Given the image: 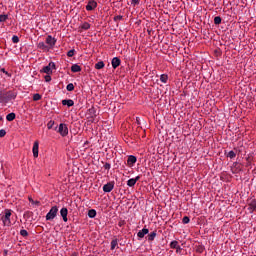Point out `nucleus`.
<instances>
[{"label": "nucleus", "instance_id": "obj_1", "mask_svg": "<svg viewBox=\"0 0 256 256\" xmlns=\"http://www.w3.org/2000/svg\"><path fill=\"white\" fill-rule=\"evenodd\" d=\"M4 213L5 215L2 216L1 221L4 225H7V227H9L11 225V215L13 211L11 209H5Z\"/></svg>", "mask_w": 256, "mask_h": 256}, {"label": "nucleus", "instance_id": "obj_2", "mask_svg": "<svg viewBox=\"0 0 256 256\" xmlns=\"http://www.w3.org/2000/svg\"><path fill=\"white\" fill-rule=\"evenodd\" d=\"M57 213H59V208L57 206H53L46 214V221H53V219L57 217Z\"/></svg>", "mask_w": 256, "mask_h": 256}, {"label": "nucleus", "instance_id": "obj_3", "mask_svg": "<svg viewBox=\"0 0 256 256\" xmlns=\"http://www.w3.org/2000/svg\"><path fill=\"white\" fill-rule=\"evenodd\" d=\"M13 99H17V92L13 90L4 92V103H9V101H13Z\"/></svg>", "mask_w": 256, "mask_h": 256}, {"label": "nucleus", "instance_id": "obj_4", "mask_svg": "<svg viewBox=\"0 0 256 256\" xmlns=\"http://www.w3.org/2000/svg\"><path fill=\"white\" fill-rule=\"evenodd\" d=\"M53 69H56L55 62H50L47 66H44L41 73H46V75H52Z\"/></svg>", "mask_w": 256, "mask_h": 256}, {"label": "nucleus", "instance_id": "obj_5", "mask_svg": "<svg viewBox=\"0 0 256 256\" xmlns=\"http://www.w3.org/2000/svg\"><path fill=\"white\" fill-rule=\"evenodd\" d=\"M58 133H60V135H62V137H67V135H69V128H67V124H63L61 123L58 126Z\"/></svg>", "mask_w": 256, "mask_h": 256}, {"label": "nucleus", "instance_id": "obj_6", "mask_svg": "<svg viewBox=\"0 0 256 256\" xmlns=\"http://www.w3.org/2000/svg\"><path fill=\"white\" fill-rule=\"evenodd\" d=\"M112 189H115V184H113V182H108L103 186L104 193H111Z\"/></svg>", "mask_w": 256, "mask_h": 256}, {"label": "nucleus", "instance_id": "obj_7", "mask_svg": "<svg viewBox=\"0 0 256 256\" xmlns=\"http://www.w3.org/2000/svg\"><path fill=\"white\" fill-rule=\"evenodd\" d=\"M94 9H97V1L90 0L88 2V4L86 5V10L87 11H93Z\"/></svg>", "mask_w": 256, "mask_h": 256}, {"label": "nucleus", "instance_id": "obj_8", "mask_svg": "<svg viewBox=\"0 0 256 256\" xmlns=\"http://www.w3.org/2000/svg\"><path fill=\"white\" fill-rule=\"evenodd\" d=\"M60 215L64 221V223H67V221H69V219L67 218V215H69V210L67 208H62L60 210Z\"/></svg>", "mask_w": 256, "mask_h": 256}, {"label": "nucleus", "instance_id": "obj_9", "mask_svg": "<svg viewBox=\"0 0 256 256\" xmlns=\"http://www.w3.org/2000/svg\"><path fill=\"white\" fill-rule=\"evenodd\" d=\"M46 43L49 45L50 48L55 47V44L57 43V39L53 38L51 35L47 36Z\"/></svg>", "mask_w": 256, "mask_h": 256}, {"label": "nucleus", "instance_id": "obj_10", "mask_svg": "<svg viewBox=\"0 0 256 256\" xmlns=\"http://www.w3.org/2000/svg\"><path fill=\"white\" fill-rule=\"evenodd\" d=\"M33 157H39V142L35 141L32 148Z\"/></svg>", "mask_w": 256, "mask_h": 256}, {"label": "nucleus", "instance_id": "obj_11", "mask_svg": "<svg viewBox=\"0 0 256 256\" xmlns=\"http://www.w3.org/2000/svg\"><path fill=\"white\" fill-rule=\"evenodd\" d=\"M88 113L92 119L91 123H95V118L97 117V111L95 110V108L92 107V108L88 109Z\"/></svg>", "mask_w": 256, "mask_h": 256}, {"label": "nucleus", "instance_id": "obj_12", "mask_svg": "<svg viewBox=\"0 0 256 256\" xmlns=\"http://www.w3.org/2000/svg\"><path fill=\"white\" fill-rule=\"evenodd\" d=\"M248 209H249L250 213H253V211H255V209H256V200L255 199H250L248 201Z\"/></svg>", "mask_w": 256, "mask_h": 256}, {"label": "nucleus", "instance_id": "obj_13", "mask_svg": "<svg viewBox=\"0 0 256 256\" xmlns=\"http://www.w3.org/2000/svg\"><path fill=\"white\" fill-rule=\"evenodd\" d=\"M135 163H137V157L133 156V155H130L128 157V160H127V165L129 167H133V165H135Z\"/></svg>", "mask_w": 256, "mask_h": 256}, {"label": "nucleus", "instance_id": "obj_14", "mask_svg": "<svg viewBox=\"0 0 256 256\" xmlns=\"http://www.w3.org/2000/svg\"><path fill=\"white\" fill-rule=\"evenodd\" d=\"M111 63H112L113 69H117V67L121 65V59H119V57H114Z\"/></svg>", "mask_w": 256, "mask_h": 256}, {"label": "nucleus", "instance_id": "obj_15", "mask_svg": "<svg viewBox=\"0 0 256 256\" xmlns=\"http://www.w3.org/2000/svg\"><path fill=\"white\" fill-rule=\"evenodd\" d=\"M148 234H149V229L143 228L137 233V237H139L140 239H143V237H145V235H148Z\"/></svg>", "mask_w": 256, "mask_h": 256}, {"label": "nucleus", "instance_id": "obj_16", "mask_svg": "<svg viewBox=\"0 0 256 256\" xmlns=\"http://www.w3.org/2000/svg\"><path fill=\"white\" fill-rule=\"evenodd\" d=\"M62 105L67 107H73V105H75V102L71 99H65V100H62Z\"/></svg>", "mask_w": 256, "mask_h": 256}, {"label": "nucleus", "instance_id": "obj_17", "mask_svg": "<svg viewBox=\"0 0 256 256\" xmlns=\"http://www.w3.org/2000/svg\"><path fill=\"white\" fill-rule=\"evenodd\" d=\"M71 71H72V73H80L81 66H79L78 64H73L71 66Z\"/></svg>", "mask_w": 256, "mask_h": 256}, {"label": "nucleus", "instance_id": "obj_18", "mask_svg": "<svg viewBox=\"0 0 256 256\" xmlns=\"http://www.w3.org/2000/svg\"><path fill=\"white\" fill-rule=\"evenodd\" d=\"M88 217L90 219H95V217H97V211L95 209H90L88 211Z\"/></svg>", "mask_w": 256, "mask_h": 256}, {"label": "nucleus", "instance_id": "obj_19", "mask_svg": "<svg viewBox=\"0 0 256 256\" xmlns=\"http://www.w3.org/2000/svg\"><path fill=\"white\" fill-rule=\"evenodd\" d=\"M38 48H39V49H42V51H49V46H47V45L45 44V42H39V43H38Z\"/></svg>", "mask_w": 256, "mask_h": 256}, {"label": "nucleus", "instance_id": "obj_20", "mask_svg": "<svg viewBox=\"0 0 256 256\" xmlns=\"http://www.w3.org/2000/svg\"><path fill=\"white\" fill-rule=\"evenodd\" d=\"M117 245H119V240H117V238H115L111 241V251H114V249H115V247H117Z\"/></svg>", "mask_w": 256, "mask_h": 256}, {"label": "nucleus", "instance_id": "obj_21", "mask_svg": "<svg viewBox=\"0 0 256 256\" xmlns=\"http://www.w3.org/2000/svg\"><path fill=\"white\" fill-rule=\"evenodd\" d=\"M226 157H229V159H235V157H237V153H235V151L231 150L226 154Z\"/></svg>", "mask_w": 256, "mask_h": 256}, {"label": "nucleus", "instance_id": "obj_22", "mask_svg": "<svg viewBox=\"0 0 256 256\" xmlns=\"http://www.w3.org/2000/svg\"><path fill=\"white\" fill-rule=\"evenodd\" d=\"M179 246V242L177 240H173L171 243H170V249H177Z\"/></svg>", "mask_w": 256, "mask_h": 256}, {"label": "nucleus", "instance_id": "obj_23", "mask_svg": "<svg viewBox=\"0 0 256 256\" xmlns=\"http://www.w3.org/2000/svg\"><path fill=\"white\" fill-rule=\"evenodd\" d=\"M157 237V232H151L149 235H148V241H155V238Z\"/></svg>", "mask_w": 256, "mask_h": 256}, {"label": "nucleus", "instance_id": "obj_24", "mask_svg": "<svg viewBox=\"0 0 256 256\" xmlns=\"http://www.w3.org/2000/svg\"><path fill=\"white\" fill-rule=\"evenodd\" d=\"M15 117H16V115H15V113H9L7 116H6V120L7 121H15Z\"/></svg>", "mask_w": 256, "mask_h": 256}, {"label": "nucleus", "instance_id": "obj_25", "mask_svg": "<svg viewBox=\"0 0 256 256\" xmlns=\"http://www.w3.org/2000/svg\"><path fill=\"white\" fill-rule=\"evenodd\" d=\"M9 19V15L7 14H0V23H5Z\"/></svg>", "mask_w": 256, "mask_h": 256}, {"label": "nucleus", "instance_id": "obj_26", "mask_svg": "<svg viewBox=\"0 0 256 256\" xmlns=\"http://www.w3.org/2000/svg\"><path fill=\"white\" fill-rule=\"evenodd\" d=\"M168 80H169V76H168L167 74H162V75L160 76V81H161L162 83H167Z\"/></svg>", "mask_w": 256, "mask_h": 256}, {"label": "nucleus", "instance_id": "obj_27", "mask_svg": "<svg viewBox=\"0 0 256 256\" xmlns=\"http://www.w3.org/2000/svg\"><path fill=\"white\" fill-rule=\"evenodd\" d=\"M28 201H29V203H31L32 205H36L37 207H39V205H41L40 201H37V200L35 201L31 197L28 198Z\"/></svg>", "mask_w": 256, "mask_h": 256}, {"label": "nucleus", "instance_id": "obj_28", "mask_svg": "<svg viewBox=\"0 0 256 256\" xmlns=\"http://www.w3.org/2000/svg\"><path fill=\"white\" fill-rule=\"evenodd\" d=\"M103 67H105V62L103 61H99L95 64V69H103Z\"/></svg>", "mask_w": 256, "mask_h": 256}, {"label": "nucleus", "instance_id": "obj_29", "mask_svg": "<svg viewBox=\"0 0 256 256\" xmlns=\"http://www.w3.org/2000/svg\"><path fill=\"white\" fill-rule=\"evenodd\" d=\"M81 29H84V31H87V29H91V24H89V22H84L81 26Z\"/></svg>", "mask_w": 256, "mask_h": 256}, {"label": "nucleus", "instance_id": "obj_30", "mask_svg": "<svg viewBox=\"0 0 256 256\" xmlns=\"http://www.w3.org/2000/svg\"><path fill=\"white\" fill-rule=\"evenodd\" d=\"M136 183H137V182H135L134 178L129 179V180L127 181L128 187H135Z\"/></svg>", "mask_w": 256, "mask_h": 256}, {"label": "nucleus", "instance_id": "obj_31", "mask_svg": "<svg viewBox=\"0 0 256 256\" xmlns=\"http://www.w3.org/2000/svg\"><path fill=\"white\" fill-rule=\"evenodd\" d=\"M67 91H75V85H73V83H69L66 86Z\"/></svg>", "mask_w": 256, "mask_h": 256}, {"label": "nucleus", "instance_id": "obj_32", "mask_svg": "<svg viewBox=\"0 0 256 256\" xmlns=\"http://www.w3.org/2000/svg\"><path fill=\"white\" fill-rule=\"evenodd\" d=\"M214 24L215 25H221V16H216L214 18Z\"/></svg>", "mask_w": 256, "mask_h": 256}, {"label": "nucleus", "instance_id": "obj_33", "mask_svg": "<svg viewBox=\"0 0 256 256\" xmlns=\"http://www.w3.org/2000/svg\"><path fill=\"white\" fill-rule=\"evenodd\" d=\"M20 235L22 237H29V232H27V230H25V229H22V230H20Z\"/></svg>", "mask_w": 256, "mask_h": 256}, {"label": "nucleus", "instance_id": "obj_34", "mask_svg": "<svg viewBox=\"0 0 256 256\" xmlns=\"http://www.w3.org/2000/svg\"><path fill=\"white\" fill-rule=\"evenodd\" d=\"M33 101H41V94H39V93L34 94Z\"/></svg>", "mask_w": 256, "mask_h": 256}, {"label": "nucleus", "instance_id": "obj_35", "mask_svg": "<svg viewBox=\"0 0 256 256\" xmlns=\"http://www.w3.org/2000/svg\"><path fill=\"white\" fill-rule=\"evenodd\" d=\"M189 221H191V219L188 216H184L183 219H182V223L184 225H187V223H189Z\"/></svg>", "mask_w": 256, "mask_h": 256}, {"label": "nucleus", "instance_id": "obj_36", "mask_svg": "<svg viewBox=\"0 0 256 256\" xmlns=\"http://www.w3.org/2000/svg\"><path fill=\"white\" fill-rule=\"evenodd\" d=\"M0 103H5V96L3 91H0Z\"/></svg>", "mask_w": 256, "mask_h": 256}, {"label": "nucleus", "instance_id": "obj_37", "mask_svg": "<svg viewBox=\"0 0 256 256\" xmlns=\"http://www.w3.org/2000/svg\"><path fill=\"white\" fill-rule=\"evenodd\" d=\"M75 55V49H72L67 52V57H73Z\"/></svg>", "mask_w": 256, "mask_h": 256}, {"label": "nucleus", "instance_id": "obj_38", "mask_svg": "<svg viewBox=\"0 0 256 256\" xmlns=\"http://www.w3.org/2000/svg\"><path fill=\"white\" fill-rule=\"evenodd\" d=\"M12 42H13V43H19V36L14 35V36L12 37Z\"/></svg>", "mask_w": 256, "mask_h": 256}, {"label": "nucleus", "instance_id": "obj_39", "mask_svg": "<svg viewBox=\"0 0 256 256\" xmlns=\"http://www.w3.org/2000/svg\"><path fill=\"white\" fill-rule=\"evenodd\" d=\"M0 71H1V73H4L5 75H7V77H11V74L9 72H7L5 70V68H1Z\"/></svg>", "mask_w": 256, "mask_h": 256}, {"label": "nucleus", "instance_id": "obj_40", "mask_svg": "<svg viewBox=\"0 0 256 256\" xmlns=\"http://www.w3.org/2000/svg\"><path fill=\"white\" fill-rule=\"evenodd\" d=\"M46 83H49L51 81V74H47L45 77H44Z\"/></svg>", "mask_w": 256, "mask_h": 256}, {"label": "nucleus", "instance_id": "obj_41", "mask_svg": "<svg viewBox=\"0 0 256 256\" xmlns=\"http://www.w3.org/2000/svg\"><path fill=\"white\" fill-rule=\"evenodd\" d=\"M53 125H55V122L53 121L48 122L47 124L48 129H53Z\"/></svg>", "mask_w": 256, "mask_h": 256}, {"label": "nucleus", "instance_id": "obj_42", "mask_svg": "<svg viewBox=\"0 0 256 256\" xmlns=\"http://www.w3.org/2000/svg\"><path fill=\"white\" fill-rule=\"evenodd\" d=\"M5 135H7V131H5V129H1L0 130V137H5Z\"/></svg>", "mask_w": 256, "mask_h": 256}, {"label": "nucleus", "instance_id": "obj_43", "mask_svg": "<svg viewBox=\"0 0 256 256\" xmlns=\"http://www.w3.org/2000/svg\"><path fill=\"white\" fill-rule=\"evenodd\" d=\"M121 19H123L122 15H117L114 17V21H121Z\"/></svg>", "mask_w": 256, "mask_h": 256}, {"label": "nucleus", "instance_id": "obj_44", "mask_svg": "<svg viewBox=\"0 0 256 256\" xmlns=\"http://www.w3.org/2000/svg\"><path fill=\"white\" fill-rule=\"evenodd\" d=\"M104 169H106L107 171H109V169H111V164H110V163H105V164H104Z\"/></svg>", "mask_w": 256, "mask_h": 256}, {"label": "nucleus", "instance_id": "obj_45", "mask_svg": "<svg viewBox=\"0 0 256 256\" xmlns=\"http://www.w3.org/2000/svg\"><path fill=\"white\" fill-rule=\"evenodd\" d=\"M131 5L135 7V5H139V0H132Z\"/></svg>", "mask_w": 256, "mask_h": 256}, {"label": "nucleus", "instance_id": "obj_46", "mask_svg": "<svg viewBox=\"0 0 256 256\" xmlns=\"http://www.w3.org/2000/svg\"><path fill=\"white\" fill-rule=\"evenodd\" d=\"M176 249V253L181 254V252L183 251V248H181V246H178Z\"/></svg>", "mask_w": 256, "mask_h": 256}, {"label": "nucleus", "instance_id": "obj_47", "mask_svg": "<svg viewBox=\"0 0 256 256\" xmlns=\"http://www.w3.org/2000/svg\"><path fill=\"white\" fill-rule=\"evenodd\" d=\"M135 183H137V181H139V179H141V176H136L135 178H133Z\"/></svg>", "mask_w": 256, "mask_h": 256}, {"label": "nucleus", "instance_id": "obj_48", "mask_svg": "<svg viewBox=\"0 0 256 256\" xmlns=\"http://www.w3.org/2000/svg\"><path fill=\"white\" fill-rule=\"evenodd\" d=\"M7 253H9V251H7V250H4V255H7Z\"/></svg>", "mask_w": 256, "mask_h": 256}]
</instances>
